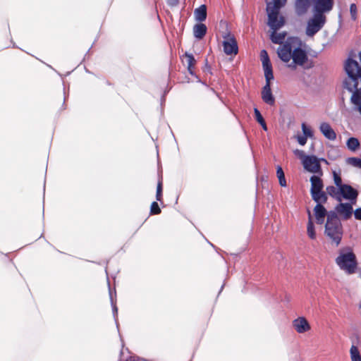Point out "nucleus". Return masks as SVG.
I'll return each mask as SVG.
<instances>
[{
	"label": "nucleus",
	"instance_id": "1",
	"mask_svg": "<svg viewBox=\"0 0 361 361\" xmlns=\"http://www.w3.org/2000/svg\"><path fill=\"white\" fill-rule=\"evenodd\" d=\"M300 46L299 39L290 37L277 49L279 59L291 69L295 70L298 66H303L307 61V53Z\"/></svg>",
	"mask_w": 361,
	"mask_h": 361
},
{
	"label": "nucleus",
	"instance_id": "2",
	"mask_svg": "<svg viewBox=\"0 0 361 361\" xmlns=\"http://www.w3.org/2000/svg\"><path fill=\"white\" fill-rule=\"evenodd\" d=\"M287 0H266L267 12L268 15V25L271 30H278L283 26L285 21L282 16H279V10L283 7Z\"/></svg>",
	"mask_w": 361,
	"mask_h": 361
},
{
	"label": "nucleus",
	"instance_id": "3",
	"mask_svg": "<svg viewBox=\"0 0 361 361\" xmlns=\"http://www.w3.org/2000/svg\"><path fill=\"white\" fill-rule=\"evenodd\" d=\"M345 70L348 78L344 81V87L354 94L360 90L357 89V80H361V68L357 61L348 59L345 63Z\"/></svg>",
	"mask_w": 361,
	"mask_h": 361
},
{
	"label": "nucleus",
	"instance_id": "4",
	"mask_svg": "<svg viewBox=\"0 0 361 361\" xmlns=\"http://www.w3.org/2000/svg\"><path fill=\"white\" fill-rule=\"evenodd\" d=\"M325 233L338 245L342 235V228L340 220L335 212H329L325 226Z\"/></svg>",
	"mask_w": 361,
	"mask_h": 361
},
{
	"label": "nucleus",
	"instance_id": "5",
	"mask_svg": "<svg viewBox=\"0 0 361 361\" xmlns=\"http://www.w3.org/2000/svg\"><path fill=\"white\" fill-rule=\"evenodd\" d=\"M326 192L333 198L341 202L343 199L355 201L357 197V192L349 185H343L341 188L328 186Z\"/></svg>",
	"mask_w": 361,
	"mask_h": 361
},
{
	"label": "nucleus",
	"instance_id": "6",
	"mask_svg": "<svg viewBox=\"0 0 361 361\" xmlns=\"http://www.w3.org/2000/svg\"><path fill=\"white\" fill-rule=\"evenodd\" d=\"M336 262L339 267L348 274H350L355 272L357 262L355 255L353 252L341 253L336 259Z\"/></svg>",
	"mask_w": 361,
	"mask_h": 361
},
{
	"label": "nucleus",
	"instance_id": "7",
	"mask_svg": "<svg viewBox=\"0 0 361 361\" xmlns=\"http://www.w3.org/2000/svg\"><path fill=\"white\" fill-rule=\"evenodd\" d=\"M325 23L326 16L323 13H314L313 17L307 21L305 34L308 37H313L323 27Z\"/></svg>",
	"mask_w": 361,
	"mask_h": 361
},
{
	"label": "nucleus",
	"instance_id": "8",
	"mask_svg": "<svg viewBox=\"0 0 361 361\" xmlns=\"http://www.w3.org/2000/svg\"><path fill=\"white\" fill-rule=\"evenodd\" d=\"M320 161H326L324 159H318L315 156H309L302 161L304 169L312 173L322 174Z\"/></svg>",
	"mask_w": 361,
	"mask_h": 361
},
{
	"label": "nucleus",
	"instance_id": "9",
	"mask_svg": "<svg viewBox=\"0 0 361 361\" xmlns=\"http://www.w3.org/2000/svg\"><path fill=\"white\" fill-rule=\"evenodd\" d=\"M264 77L266 79V84L262 90V99L265 103L269 105H274L275 103V98L271 93L270 87V81L274 79V75H271L270 78L267 75Z\"/></svg>",
	"mask_w": 361,
	"mask_h": 361
},
{
	"label": "nucleus",
	"instance_id": "10",
	"mask_svg": "<svg viewBox=\"0 0 361 361\" xmlns=\"http://www.w3.org/2000/svg\"><path fill=\"white\" fill-rule=\"evenodd\" d=\"M224 51L227 55L234 54L238 53V45L235 38L232 36L228 35L224 37L223 42Z\"/></svg>",
	"mask_w": 361,
	"mask_h": 361
},
{
	"label": "nucleus",
	"instance_id": "11",
	"mask_svg": "<svg viewBox=\"0 0 361 361\" xmlns=\"http://www.w3.org/2000/svg\"><path fill=\"white\" fill-rule=\"evenodd\" d=\"M336 214H339L343 219H348L353 214L352 203H342L341 202L336 207Z\"/></svg>",
	"mask_w": 361,
	"mask_h": 361
},
{
	"label": "nucleus",
	"instance_id": "12",
	"mask_svg": "<svg viewBox=\"0 0 361 361\" xmlns=\"http://www.w3.org/2000/svg\"><path fill=\"white\" fill-rule=\"evenodd\" d=\"M333 0H315V13H323L331 11L333 7Z\"/></svg>",
	"mask_w": 361,
	"mask_h": 361
},
{
	"label": "nucleus",
	"instance_id": "13",
	"mask_svg": "<svg viewBox=\"0 0 361 361\" xmlns=\"http://www.w3.org/2000/svg\"><path fill=\"white\" fill-rule=\"evenodd\" d=\"M260 57L264 71V76L267 75L270 78L271 75H273L272 66L266 50L261 51Z\"/></svg>",
	"mask_w": 361,
	"mask_h": 361
},
{
	"label": "nucleus",
	"instance_id": "14",
	"mask_svg": "<svg viewBox=\"0 0 361 361\" xmlns=\"http://www.w3.org/2000/svg\"><path fill=\"white\" fill-rule=\"evenodd\" d=\"M295 329L298 333H304L310 329V326L305 317H299L293 322Z\"/></svg>",
	"mask_w": 361,
	"mask_h": 361
},
{
	"label": "nucleus",
	"instance_id": "15",
	"mask_svg": "<svg viewBox=\"0 0 361 361\" xmlns=\"http://www.w3.org/2000/svg\"><path fill=\"white\" fill-rule=\"evenodd\" d=\"M312 0H295V12L298 16L305 15L310 7Z\"/></svg>",
	"mask_w": 361,
	"mask_h": 361
},
{
	"label": "nucleus",
	"instance_id": "16",
	"mask_svg": "<svg viewBox=\"0 0 361 361\" xmlns=\"http://www.w3.org/2000/svg\"><path fill=\"white\" fill-rule=\"evenodd\" d=\"M311 182V195L314 197V194L316 193L314 191L322 190L324 185L322 179L317 176H312L310 178Z\"/></svg>",
	"mask_w": 361,
	"mask_h": 361
},
{
	"label": "nucleus",
	"instance_id": "17",
	"mask_svg": "<svg viewBox=\"0 0 361 361\" xmlns=\"http://www.w3.org/2000/svg\"><path fill=\"white\" fill-rule=\"evenodd\" d=\"M319 129L322 133L329 140H334L336 137V133L327 123H322L320 125Z\"/></svg>",
	"mask_w": 361,
	"mask_h": 361
},
{
	"label": "nucleus",
	"instance_id": "18",
	"mask_svg": "<svg viewBox=\"0 0 361 361\" xmlns=\"http://www.w3.org/2000/svg\"><path fill=\"white\" fill-rule=\"evenodd\" d=\"M317 221L319 224H322L324 221V218L327 216L326 210L321 204H317L314 209Z\"/></svg>",
	"mask_w": 361,
	"mask_h": 361
},
{
	"label": "nucleus",
	"instance_id": "19",
	"mask_svg": "<svg viewBox=\"0 0 361 361\" xmlns=\"http://www.w3.org/2000/svg\"><path fill=\"white\" fill-rule=\"evenodd\" d=\"M350 99L354 105V109L361 114V88L352 94Z\"/></svg>",
	"mask_w": 361,
	"mask_h": 361
},
{
	"label": "nucleus",
	"instance_id": "20",
	"mask_svg": "<svg viewBox=\"0 0 361 361\" xmlns=\"http://www.w3.org/2000/svg\"><path fill=\"white\" fill-rule=\"evenodd\" d=\"M194 35L197 39H202L207 32V27L204 24H196L193 27Z\"/></svg>",
	"mask_w": 361,
	"mask_h": 361
},
{
	"label": "nucleus",
	"instance_id": "21",
	"mask_svg": "<svg viewBox=\"0 0 361 361\" xmlns=\"http://www.w3.org/2000/svg\"><path fill=\"white\" fill-rule=\"evenodd\" d=\"M195 17L196 20L202 22L207 18V8L205 5H202L195 10Z\"/></svg>",
	"mask_w": 361,
	"mask_h": 361
},
{
	"label": "nucleus",
	"instance_id": "22",
	"mask_svg": "<svg viewBox=\"0 0 361 361\" xmlns=\"http://www.w3.org/2000/svg\"><path fill=\"white\" fill-rule=\"evenodd\" d=\"M286 36V33L285 32L278 33L277 30H273L270 34V39L274 44H281Z\"/></svg>",
	"mask_w": 361,
	"mask_h": 361
},
{
	"label": "nucleus",
	"instance_id": "23",
	"mask_svg": "<svg viewBox=\"0 0 361 361\" xmlns=\"http://www.w3.org/2000/svg\"><path fill=\"white\" fill-rule=\"evenodd\" d=\"M307 213L309 216V221L307 223V234L310 238L314 239L316 234L314 232V227L312 219L311 212L308 210Z\"/></svg>",
	"mask_w": 361,
	"mask_h": 361
},
{
	"label": "nucleus",
	"instance_id": "24",
	"mask_svg": "<svg viewBox=\"0 0 361 361\" xmlns=\"http://www.w3.org/2000/svg\"><path fill=\"white\" fill-rule=\"evenodd\" d=\"M316 193L314 194V197H312V199L317 202H326L327 200V197L325 192H322V190L314 191Z\"/></svg>",
	"mask_w": 361,
	"mask_h": 361
},
{
	"label": "nucleus",
	"instance_id": "25",
	"mask_svg": "<svg viewBox=\"0 0 361 361\" xmlns=\"http://www.w3.org/2000/svg\"><path fill=\"white\" fill-rule=\"evenodd\" d=\"M347 146L349 149L355 151L360 146V142L357 138L350 137L347 141Z\"/></svg>",
	"mask_w": 361,
	"mask_h": 361
},
{
	"label": "nucleus",
	"instance_id": "26",
	"mask_svg": "<svg viewBox=\"0 0 361 361\" xmlns=\"http://www.w3.org/2000/svg\"><path fill=\"white\" fill-rule=\"evenodd\" d=\"M350 353L352 361H361V356L359 350L356 346L353 345L350 348Z\"/></svg>",
	"mask_w": 361,
	"mask_h": 361
},
{
	"label": "nucleus",
	"instance_id": "27",
	"mask_svg": "<svg viewBox=\"0 0 361 361\" xmlns=\"http://www.w3.org/2000/svg\"><path fill=\"white\" fill-rule=\"evenodd\" d=\"M254 111H255V118H256V120L257 121V122L262 126V128L264 130H267V127L266 123H265L262 116L261 115L259 111L257 109H255Z\"/></svg>",
	"mask_w": 361,
	"mask_h": 361
},
{
	"label": "nucleus",
	"instance_id": "28",
	"mask_svg": "<svg viewBox=\"0 0 361 361\" xmlns=\"http://www.w3.org/2000/svg\"><path fill=\"white\" fill-rule=\"evenodd\" d=\"M276 173H277V176L279 178L280 185L282 187L286 186V181L284 173H283L281 167H280V166L277 167Z\"/></svg>",
	"mask_w": 361,
	"mask_h": 361
},
{
	"label": "nucleus",
	"instance_id": "29",
	"mask_svg": "<svg viewBox=\"0 0 361 361\" xmlns=\"http://www.w3.org/2000/svg\"><path fill=\"white\" fill-rule=\"evenodd\" d=\"M185 57L186 58L187 60L188 71L190 72V73H192V68L194 66L195 63V59H194L192 54L188 53H185Z\"/></svg>",
	"mask_w": 361,
	"mask_h": 361
},
{
	"label": "nucleus",
	"instance_id": "30",
	"mask_svg": "<svg viewBox=\"0 0 361 361\" xmlns=\"http://www.w3.org/2000/svg\"><path fill=\"white\" fill-rule=\"evenodd\" d=\"M348 164H350L355 167H358V168L361 169V159H360V158H355V157L349 158L348 159Z\"/></svg>",
	"mask_w": 361,
	"mask_h": 361
},
{
	"label": "nucleus",
	"instance_id": "31",
	"mask_svg": "<svg viewBox=\"0 0 361 361\" xmlns=\"http://www.w3.org/2000/svg\"><path fill=\"white\" fill-rule=\"evenodd\" d=\"M334 180L336 186L335 188H341L344 184L342 183V180L341 176L337 174L336 172H334Z\"/></svg>",
	"mask_w": 361,
	"mask_h": 361
},
{
	"label": "nucleus",
	"instance_id": "32",
	"mask_svg": "<svg viewBox=\"0 0 361 361\" xmlns=\"http://www.w3.org/2000/svg\"><path fill=\"white\" fill-rule=\"evenodd\" d=\"M302 130L305 137H312L313 135L312 130L306 126L305 123L302 124Z\"/></svg>",
	"mask_w": 361,
	"mask_h": 361
},
{
	"label": "nucleus",
	"instance_id": "33",
	"mask_svg": "<svg viewBox=\"0 0 361 361\" xmlns=\"http://www.w3.org/2000/svg\"><path fill=\"white\" fill-rule=\"evenodd\" d=\"M151 213L153 214H158L161 213V209L157 204V202H154L151 205Z\"/></svg>",
	"mask_w": 361,
	"mask_h": 361
},
{
	"label": "nucleus",
	"instance_id": "34",
	"mask_svg": "<svg viewBox=\"0 0 361 361\" xmlns=\"http://www.w3.org/2000/svg\"><path fill=\"white\" fill-rule=\"evenodd\" d=\"M294 154L301 159L302 162L308 157L305 154L303 151L300 149L294 150Z\"/></svg>",
	"mask_w": 361,
	"mask_h": 361
},
{
	"label": "nucleus",
	"instance_id": "35",
	"mask_svg": "<svg viewBox=\"0 0 361 361\" xmlns=\"http://www.w3.org/2000/svg\"><path fill=\"white\" fill-rule=\"evenodd\" d=\"M161 191H162V184H161V182H159L158 185H157V200H161Z\"/></svg>",
	"mask_w": 361,
	"mask_h": 361
},
{
	"label": "nucleus",
	"instance_id": "36",
	"mask_svg": "<svg viewBox=\"0 0 361 361\" xmlns=\"http://www.w3.org/2000/svg\"><path fill=\"white\" fill-rule=\"evenodd\" d=\"M298 142L301 145H305L307 142V137L305 136L299 135L297 137Z\"/></svg>",
	"mask_w": 361,
	"mask_h": 361
},
{
	"label": "nucleus",
	"instance_id": "37",
	"mask_svg": "<svg viewBox=\"0 0 361 361\" xmlns=\"http://www.w3.org/2000/svg\"><path fill=\"white\" fill-rule=\"evenodd\" d=\"M354 214H355V217L357 219H359V220H361V209H357L355 212H354Z\"/></svg>",
	"mask_w": 361,
	"mask_h": 361
},
{
	"label": "nucleus",
	"instance_id": "38",
	"mask_svg": "<svg viewBox=\"0 0 361 361\" xmlns=\"http://www.w3.org/2000/svg\"><path fill=\"white\" fill-rule=\"evenodd\" d=\"M178 0H168V4L171 6H176L178 4Z\"/></svg>",
	"mask_w": 361,
	"mask_h": 361
},
{
	"label": "nucleus",
	"instance_id": "39",
	"mask_svg": "<svg viewBox=\"0 0 361 361\" xmlns=\"http://www.w3.org/2000/svg\"><path fill=\"white\" fill-rule=\"evenodd\" d=\"M355 9H356L355 5V4H351V6H350V12L351 13L355 12Z\"/></svg>",
	"mask_w": 361,
	"mask_h": 361
},
{
	"label": "nucleus",
	"instance_id": "40",
	"mask_svg": "<svg viewBox=\"0 0 361 361\" xmlns=\"http://www.w3.org/2000/svg\"><path fill=\"white\" fill-rule=\"evenodd\" d=\"M109 289L110 299H111V302H113V297H112V295H111V287H110V283H109Z\"/></svg>",
	"mask_w": 361,
	"mask_h": 361
},
{
	"label": "nucleus",
	"instance_id": "41",
	"mask_svg": "<svg viewBox=\"0 0 361 361\" xmlns=\"http://www.w3.org/2000/svg\"><path fill=\"white\" fill-rule=\"evenodd\" d=\"M126 361H135V360L130 358L129 360H127Z\"/></svg>",
	"mask_w": 361,
	"mask_h": 361
},
{
	"label": "nucleus",
	"instance_id": "42",
	"mask_svg": "<svg viewBox=\"0 0 361 361\" xmlns=\"http://www.w3.org/2000/svg\"><path fill=\"white\" fill-rule=\"evenodd\" d=\"M360 308L361 309V304L360 305Z\"/></svg>",
	"mask_w": 361,
	"mask_h": 361
}]
</instances>
